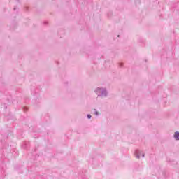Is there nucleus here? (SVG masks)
Masks as SVG:
<instances>
[{"label":"nucleus","instance_id":"f257e3e1","mask_svg":"<svg viewBox=\"0 0 179 179\" xmlns=\"http://www.w3.org/2000/svg\"><path fill=\"white\" fill-rule=\"evenodd\" d=\"M94 92L98 97H107L108 92L104 87H96Z\"/></svg>","mask_w":179,"mask_h":179},{"label":"nucleus","instance_id":"f03ea898","mask_svg":"<svg viewBox=\"0 0 179 179\" xmlns=\"http://www.w3.org/2000/svg\"><path fill=\"white\" fill-rule=\"evenodd\" d=\"M134 155L136 156V159H141V157H145V154L140 150H136L134 152Z\"/></svg>","mask_w":179,"mask_h":179},{"label":"nucleus","instance_id":"7ed1b4c3","mask_svg":"<svg viewBox=\"0 0 179 179\" xmlns=\"http://www.w3.org/2000/svg\"><path fill=\"white\" fill-rule=\"evenodd\" d=\"M173 136L176 141H179V132L178 131L175 132Z\"/></svg>","mask_w":179,"mask_h":179},{"label":"nucleus","instance_id":"20e7f679","mask_svg":"<svg viewBox=\"0 0 179 179\" xmlns=\"http://www.w3.org/2000/svg\"><path fill=\"white\" fill-rule=\"evenodd\" d=\"M24 10H25L26 12H29V7H25V8H24Z\"/></svg>","mask_w":179,"mask_h":179},{"label":"nucleus","instance_id":"39448f33","mask_svg":"<svg viewBox=\"0 0 179 179\" xmlns=\"http://www.w3.org/2000/svg\"><path fill=\"white\" fill-rule=\"evenodd\" d=\"M87 118H88L89 120H90V118H92V115H87Z\"/></svg>","mask_w":179,"mask_h":179},{"label":"nucleus","instance_id":"423d86ee","mask_svg":"<svg viewBox=\"0 0 179 179\" xmlns=\"http://www.w3.org/2000/svg\"><path fill=\"white\" fill-rule=\"evenodd\" d=\"M111 15H112V13H108V17H110V16H111Z\"/></svg>","mask_w":179,"mask_h":179},{"label":"nucleus","instance_id":"0eeeda50","mask_svg":"<svg viewBox=\"0 0 179 179\" xmlns=\"http://www.w3.org/2000/svg\"><path fill=\"white\" fill-rule=\"evenodd\" d=\"M13 10H14V11L17 10V7H14Z\"/></svg>","mask_w":179,"mask_h":179},{"label":"nucleus","instance_id":"6e6552de","mask_svg":"<svg viewBox=\"0 0 179 179\" xmlns=\"http://www.w3.org/2000/svg\"><path fill=\"white\" fill-rule=\"evenodd\" d=\"M96 115H99V113L98 112H96Z\"/></svg>","mask_w":179,"mask_h":179},{"label":"nucleus","instance_id":"1a4fd4ad","mask_svg":"<svg viewBox=\"0 0 179 179\" xmlns=\"http://www.w3.org/2000/svg\"><path fill=\"white\" fill-rule=\"evenodd\" d=\"M43 23H47V22H43Z\"/></svg>","mask_w":179,"mask_h":179}]
</instances>
